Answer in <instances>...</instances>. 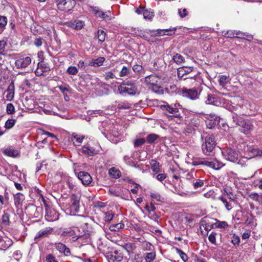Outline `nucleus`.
I'll list each match as a JSON object with an SVG mask.
<instances>
[{
    "instance_id": "1",
    "label": "nucleus",
    "mask_w": 262,
    "mask_h": 262,
    "mask_svg": "<svg viewBox=\"0 0 262 262\" xmlns=\"http://www.w3.org/2000/svg\"><path fill=\"white\" fill-rule=\"evenodd\" d=\"M234 108L231 111L233 113L232 122L233 124H231L232 127H234V124L239 126V130L245 134H249L253 129V125L251 120L244 119L241 117L236 113L234 112Z\"/></svg>"
},
{
    "instance_id": "2",
    "label": "nucleus",
    "mask_w": 262,
    "mask_h": 262,
    "mask_svg": "<svg viewBox=\"0 0 262 262\" xmlns=\"http://www.w3.org/2000/svg\"><path fill=\"white\" fill-rule=\"evenodd\" d=\"M118 90L120 94L125 93L130 96L139 95L140 93L138 83L132 80L123 82L118 86Z\"/></svg>"
},
{
    "instance_id": "3",
    "label": "nucleus",
    "mask_w": 262,
    "mask_h": 262,
    "mask_svg": "<svg viewBox=\"0 0 262 262\" xmlns=\"http://www.w3.org/2000/svg\"><path fill=\"white\" fill-rule=\"evenodd\" d=\"M202 139L204 140V142L202 145V151L204 154L209 155L213 151L215 146L214 136L204 133L202 135Z\"/></svg>"
},
{
    "instance_id": "4",
    "label": "nucleus",
    "mask_w": 262,
    "mask_h": 262,
    "mask_svg": "<svg viewBox=\"0 0 262 262\" xmlns=\"http://www.w3.org/2000/svg\"><path fill=\"white\" fill-rule=\"evenodd\" d=\"M192 164L193 166H207L215 170L220 169L223 166V164L216 160L208 161L203 159H196L194 160Z\"/></svg>"
},
{
    "instance_id": "5",
    "label": "nucleus",
    "mask_w": 262,
    "mask_h": 262,
    "mask_svg": "<svg viewBox=\"0 0 262 262\" xmlns=\"http://www.w3.org/2000/svg\"><path fill=\"white\" fill-rule=\"evenodd\" d=\"M57 8L61 11L66 12L72 10L75 6V0H55Z\"/></svg>"
},
{
    "instance_id": "6",
    "label": "nucleus",
    "mask_w": 262,
    "mask_h": 262,
    "mask_svg": "<svg viewBox=\"0 0 262 262\" xmlns=\"http://www.w3.org/2000/svg\"><path fill=\"white\" fill-rule=\"evenodd\" d=\"M222 154L226 159L232 162H235L238 159L237 152L231 148L224 149Z\"/></svg>"
},
{
    "instance_id": "7",
    "label": "nucleus",
    "mask_w": 262,
    "mask_h": 262,
    "mask_svg": "<svg viewBox=\"0 0 262 262\" xmlns=\"http://www.w3.org/2000/svg\"><path fill=\"white\" fill-rule=\"evenodd\" d=\"M182 95L183 97L194 100L199 98V93L195 89H188L184 88L182 90Z\"/></svg>"
},
{
    "instance_id": "8",
    "label": "nucleus",
    "mask_w": 262,
    "mask_h": 262,
    "mask_svg": "<svg viewBox=\"0 0 262 262\" xmlns=\"http://www.w3.org/2000/svg\"><path fill=\"white\" fill-rule=\"evenodd\" d=\"M31 63L30 57H20L15 60V65L17 69H24L27 67Z\"/></svg>"
},
{
    "instance_id": "9",
    "label": "nucleus",
    "mask_w": 262,
    "mask_h": 262,
    "mask_svg": "<svg viewBox=\"0 0 262 262\" xmlns=\"http://www.w3.org/2000/svg\"><path fill=\"white\" fill-rule=\"evenodd\" d=\"M78 178L85 186L89 185L92 182V178L91 175L85 171H80L78 173Z\"/></svg>"
},
{
    "instance_id": "10",
    "label": "nucleus",
    "mask_w": 262,
    "mask_h": 262,
    "mask_svg": "<svg viewBox=\"0 0 262 262\" xmlns=\"http://www.w3.org/2000/svg\"><path fill=\"white\" fill-rule=\"evenodd\" d=\"M193 71L192 67H182L178 69L177 75L180 80H183L186 75Z\"/></svg>"
},
{
    "instance_id": "11",
    "label": "nucleus",
    "mask_w": 262,
    "mask_h": 262,
    "mask_svg": "<svg viewBox=\"0 0 262 262\" xmlns=\"http://www.w3.org/2000/svg\"><path fill=\"white\" fill-rule=\"evenodd\" d=\"M79 200L80 196L76 194H72L71 198V210L75 212H78L79 210Z\"/></svg>"
},
{
    "instance_id": "12",
    "label": "nucleus",
    "mask_w": 262,
    "mask_h": 262,
    "mask_svg": "<svg viewBox=\"0 0 262 262\" xmlns=\"http://www.w3.org/2000/svg\"><path fill=\"white\" fill-rule=\"evenodd\" d=\"M107 258L110 262H119L122 260L123 255L117 250H115L107 253Z\"/></svg>"
},
{
    "instance_id": "13",
    "label": "nucleus",
    "mask_w": 262,
    "mask_h": 262,
    "mask_svg": "<svg viewBox=\"0 0 262 262\" xmlns=\"http://www.w3.org/2000/svg\"><path fill=\"white\" fill-rule=\"evenodd\" d=\"M156 79L157 77L155 75H149L148 76H146L145 77V81L147 83H150L151 85V90L157 93V94H161L162 93V88L160 86H158L157 84L154 83V82H152L150 79Z\"/></svg>"
},
{
    "instance_id": "14",
    "label": "nucleus",
    "mask_w": 262,
    "mask_h": 262,
    "mask_svg": "<svg viewBox=\"0 0 262 262\" xmlns=\"http://www.w3.org/2000/svg\"><path fill=\"white\" fill-rule=\"evenodd\" d=\"M183 80L186 81L187 83L190 84L191 86L199 85L202 81V79L199 74H195L192 77H186Z\"/></svg>"
},
{
    "instance_id": "15",
    "label": "nucleus",
    "mask_w": 262,
    "mask_h": 262,
    "mask_svg": "<svg viewBox=\"0 0 262 262\" xmlns=\"http://www.w3.org/2000/svg\"><path fill=\"white\" fill-rule=\"evenodd\" d=\"M43 202L46 207V217L48 221H54L57 219V214L55 211L52 209L47 205L45 200Z\"/></svg>"
},
{
    "instance_id": "16",
    "label": "nucleus",
    "mask_w": 262,
    "mask_h": 262,
    "mask_svg": "<svg viewBox=\"0 0 262 262\" xmlns=\"http://www.w3.org/2000/svg\"><path fill=\"white\" fill-rule=\"evenodd\" d=\"M53 231V229L51 227H47L39 231L35 236V240L47 237L48 235L51 234Z\"/></svg>"
},
{
    "instance_id": "17",
    "label": "nucleus",
    "mask_w": 262,
    "mask_h": 262,
    "mask_svg": "<svg viewBox=\"0 0 262 262\" xmlns=\"http://www.w3.org/2000/svg\"><path fill=\"white\" fill-rule=\"evenodd\" d=\"M78 241L81 245H85L91 242L90 234L89 233H85L83 235H77L76 239H74V242Z\"/></svg>"
},
{
    "instance_id": "18",
    "label": "nucleus",
    "mask_w": 262,
    "mask_h": 262,
    "mask_svg": "<svg viewBox=\"0 0 262 262\" xmlns=\"http://www.w3.org/2000/svg\"><path fill=\"white\" fill-rule=\"evenodd\" d=\"M176 30V28H174L173 29H158L156 30V33L155 35H152V36H162L165 35H167L169 36H171L174 33V31Z\"/></svg>"
},
{
    "instance_id": "19",
    "label": "nucleus",
    "mask_w": 262,
    "mask_h": 262,
    "mask_svg": "<svg viewBox=\"0 0 262 262\" xmlns=\"http://www.w3.org/2000/svg\"><path fill=\"white\" fill-rule=\"evenodd\" d=\"M55 248L59 252L63 253L65 256H68L71 255L70 249L62 243H56Z\"/></svg>"
},
{
    "instance_id": "20",
    "label": "nucleus",
    "mask_w": 262,
    "mask_h": 262,
    "mask_svg": "<svg viewBox=\"0 0 262 262\" xmlns=\"http://www.w3.org/2000/svg\"><path fill=\"white\" fill-rule=\"evenodd\" d=\"M163 110H166L168 113L172 114H176L173 116H168V118H172V117H176V118H180V114H176L178 112L179 110L177 108H174L171 107L170 105H163L161 106Z\"/></svg>"
},
{
    "instance_id": "21",
    "label": "nucleus",
    "mask_w": 262,
    "mask_h": 262,
    "mask_svg": "<svg viewBox=\"0 0 262 262\" xmlns=\"http://www.w3.org/2000/svg\"><path fill=\"white\" fill-rule=\"evenodd\" d=\"M15 92L14 82L12 81L9 85L6 92L7 93L6 98L9 100H11L13 99Z\"/></svg>"
},
{
    "instance_id": "22",
    "label": "nucleus",
    "mask_w": 262,
    "mask_h": 262,
    "mask_svg": "<svg viewBox=\"0 0 262 262\" xmlns=\"http://www.w3.org/2000/svg\"><path fill=\"white\" fill-rule=\"evenodd\" d=\"M82 154L89 156H93L96 154V152L94 148L87 145H84L81 148Z\"/></svg>"
},
{
    "instance_id": "23",
    "label": "nucleus",
    "mask_w": 262,
    "mask_h": 262,
    "mask_svg": "<svg viewBox=\"0 0 262 262\" xmlns=\"http://www.w3.org/2000/svg\"><path fill=\"white\" fill-rule=\"evenodd\" d=\"M68 24L70 27L77 30L82 29L84 25L83 21L79 20L70 21L68 23Z\"/></svg>"
},
{
    "instance_id": "24",
    "label": "nucleus",
    "mask_w": 262,
    "mask_h": 262,
    "mask_svg": "<svg viewBox=\"0 0 262 262\" xmlns=\"http://www.w3.org/2000/svg\"><path fill=\"white\" fill-rule=\"evenodd\" d=\"M129 254H133L136 247L134 243H127L122 246Z\"/></svg>"
},
{
    "instance_id": "25",
    "label": "nucleus",
    "mask_w": 262,
    "mask_h": 262,
    "mask_svg": "<svg viewBox=\"0 0 262 262\" xmlns=\"http://www.w3.org/2000/svg\"><path fill=\"white\" fill-rule=\"evenodd\" d=\"M43 60L44 59L43 58L42 60L39 62L37 65L38 69L41 70L42 73L47 72L50 70L48 64L44 62Z\"/></svg>"
},
{
    "instance_id": "26",
    "label": "nucleus",
    "mask_w": 262,
    "mask_h": 262,
    "mask_svg": "<svg viewBox=\"0 0 262 262\" xmlns=\"http://www.w3.org/2000/svg\"><path fill=\"white\" fill-rule=\"evenodd\" d=\"M10 210L7 209L4 211V214L2 215V223L6 226H8L10 225Z\"/></svg>"
},
{
    "instance_id": "27",
    "label": "nucleus",
    "mask_w": 262,
    "mask_h": 262,
    "mask_svg": "<svg viewBox=\"0 0 262 262\" xmlns=\"http://www.w3.org/2000/svg\"><path fill=\"white\" fill-rule=\"evenodd\" d=\"M218 102L217 98L213 94H208L206 101V104L216 105Z\"/></svg>"
},
{
    "instance_id": "28",
    "label": "nucleus",
    "mask_w": 262,
    "mask_h": 262,
    "mask_svg": "<svg viewBox=\"0 0 262 262\" xmlns=\"http://www.w3.org/2000/svg\"><path fill=\"white\" fill-rule=\"evenodd\" d=\"M150 165L154 172L158 173L160 171L159 166V163L157 160L154 159L151 160L150 161Z\"/></svg>"
},
{
    "instance_id": "29",
    "label": "nucleus",
    "mask_w": 262,
    "mask_h": 262,
    "mask_svg": "<svg viewBox=\"0 0 262 262\" xmlns=\"http://www.w3.org/2000/svg\"><path fill=\"white\" fill-rule=\"evenodd\" d=\"M110 176L114 179H117L120 177V171L115 167H112L108 171Z\"/></svg>"
},
{
    "instance_id": "30",
    "label": "nucleus",
    "mask_w": 262,
    "mask_h": 262,
    "mask_svg": "<svg viewBox=\"0 0 262 262\" xmlns=\"http://www.w3.org/2000/svg\"><path fill=\"white\" fill-rule=\"evenodd\" d=\"M12 244V241L10 238L5 237L3 242H0L1 249H6L9 248Z\"/></svg>"
},
{
    "instance_id": "31",
    "label": "nucleus",
    "mask_w": 262,
    "mask_h": 262,
    "mask_svg": "<svg viewBox=\"0 0 262 262\" xmlns=\"http://www.w3.org/2000/svg\"><path fill=\"white\" fill-rule=\"evenodd\" d=\"M192 183L193 188L195 189L202 187L204 185V181L200 179H194V180L192 181Z\"/></svg>"
},
{
    "instance_id": "32",
    "label": "nucleus",
    "mask_w": 262,
    "mask_h": 262,
    "mask_svg": "<svg viewBox=\"0 0 262 262\" xmlns=\"http://www.w3.org/2000/svg\"><path fill=\"white\" fill-rule=\"evenodd\" d=\"M24 200V196L20 193H17L14 195V204L17 206L21 203Z\"/></svg>"
},
{
    "instance_id": "33",
    "label": "nucleus",
    "mask_w": 262,
    "mask_h": 262,
    "mask_svg": "<svg viewBox=\"0 0 262 262\" xmlns=\"http://www.w3.org/2000/svg\"><path fill=\"white\" fill-rule=\"evenodd\" d=\"M144 18L151 20L154 16V12L150 10L145 9L143 11Z\"/></svg>"
},
{
    "instance_id": "34",
    "label": "nucleus",
    "mask_w": 262,
    "mask_h": 262,
    "mask_svg": "<svg viewBox=\"0 0 262 262\" xmlns=\"http://www.w3.org/2000/svg\"><path fill=\"white\" fill-rule=\"evenodd\" d=\"M4 154L9 156L15 157L18 155L17 150L11 148H7L4 152Z\"/></svg>"
},
{
    "instance_id": "35",
    "label": "nucleus",
    "mask_w": 262,
    "mask_h": 262,
    "mask_svg": "<svg viewBox=\"0 0 262 262\" xmlns=\"http://www.w3.org/2000/svg\"><path fill=\"white\" fill-rule=\"evenodd\" d=\"M219 199L223 203L227 210L229 211L232 208L230 201H227V199L222 196H220Z\"/></svg>"
},
{
    "instance_id": "36",
    "label": "nucleus",
    "mask_w": 262,
    "mask_h": 262,
    "mask_svg": "<svg viewBox=\"0 0 262 262\" xmlns=\"http://www.w3.org/2000/svg\"><path fill=\"white\" fill-rule=\"evenodd\" d=\"M124 227V224L122 223L115 224L112 225L110 226V230L111 231H119L120 229L123 228Z\"/></svg>"
},
{
    "instance_id": "37",
    "label": "nucleus",
    "mask_w": 262,
    "mask_h": 262,
    "mask_svg": "<svg viewBox=\"0 0 262 262\" xmlns=\"http://www.w3.org/2000/svg\"><path fill=\"white\" fill-rule=\"evenodd\" d=\"M16 122V120L14 119H10L6 121L5 124V128L7 129L12 128Z\"/></svg>"
},
{
    "instance_id": "38",
    "label": "nucleus",
    "mask_w": 262,
    "mask_h": 262,
    "mask_svg": "<svg viewBox=\"0 0 262 262\" xmlns=\"http://www.w3.org/2000/svg\"><path fill=\"white\" fill-rule=\"evenodd\" d=\"M159 138V136L155 134H151L148 135L146 137V141L149 144L153 143L158 138Z\"/></svg>"
},
{
    "instance_id": "39",
    "label": "nucleus",
    "mask_w": 262,
    "mask_h": 262,
    "mask_svg": "<svg viewBox=\"0 0 262 262\" xmlns=\"http://www.w3.org/2000/svg\"><path fill=\"white\" fill-rule=\"evenodd\" d=\"M104 215V221L106 222H110L113 219L114 213L110 211L105 212Z\"/></svg>"
},
{
    "instance_id": "40",
    "label": "nucleus",
    "mask_w": 262,
    "mask_h": 262,
    "mask_svg": "<svg viewBox=\"0 0 262 262\" xmlns=\"http://www.w3.org/2000/svg\"><path fill=\"white\" fill-rule=\"evenodd\" d=\"M249 152L250 153V156L251 157H255L262 155V151L259 150L258 148H252L249 150Z\"/></svg>"
},
{
    "instance_id": "41",
    "label": "nucleus",
    "mask_w": 262,
    "mask_h": 262,
    "mask_svg": "<svg viewBox=\"0 0 262 262\" xmlns=\"http://www.w3.org/2000/svg\"><path fill=\"white\" fill-rule=\"evenodd\" d=\"M172 59L177 64H181L184 61V58L178 53L173 56Z\"/></svg>"
},
{
    "instance_id": "42",
    "label": "nucleus",
    "mask_w": 262,
    "mask_h": 262,
    "mask_svg": "<svg viewBox=\"0 0 262 262\" xmlns=\"http://www.w3.org/2000/svg\"><path fill=\"white\" fill-rule=\"evenodd\" d=\"M156 258V252H151L150 253H147L146 254V256L145 257V259L146 262H151L154 259Z\"/></svg>"
},
{
    "instance_id": "43",
    "label": "nucleus",
    "mask_w": 262,
    "mask_h": 262,
    "mask_svg": "<svg viewBox=\"0 0 262 262\" xmlns=\"http://www.w3.org/2000/svg\"><path fill=\"white\" fill-rule=\"evenodd\" d=\"M97 37L99 41L101 42H103L105 39V32L102 30H99L97 32Z\"/></svg>"
},
{
    "instance_id": "44",
    "label": "nucleus",
    "mask_w": 262,
    "mask_h": 262,
    "mask_svg": "<svg viewBox=\"0 0 262 262\" xmlns=\"http://www.w3.org/2000/svg\"><path fill=\"white\" fill-rule=\"evenodd\" d=\"M130 69L125 66H123L119 73L120 77H125L127 76L129 73Z\"/></svg>"
},
{
    "instance_id": "45",
    "label": "nucleus",
    "mask_w": 262,
    "mask_h": 262,
    "mask_svg": "<svg viewBox=\"0 0 262 262\" xmlns=\"http://www.w3.org/2000/svg\"><path fill=\"white\" fill-rule=\"evenodd\" d=\"M176 250L177 253H178L179 254L181 259L184 261H186L187 260V259H188L187 255L182 250H181L178 248H176Z\"/></svg>"
},
{
    "instance_id": "46",
    "label": "nucleus",
    "mask_w": 262,
    "mask_h": 262,
    "mask_svg": "<svg viewBox=\"0 0 262 262\" xmlns=\"http://www.w3.org/2000/svg\"><path fill=\"white\" fill-rule=\"evenodd\" d=\"M84 138L85 137L84 136H81L80 137L75 134H73L72 136V140H73V139H75L78 143V145H80V144L82 142V141Z\"/></svg>"
},
{
    "instance_id": "47",
    "label": "nucleus",
    "mask_w": 262,
    "mask_h": 262,
    "mask_svg": "<svg viewBox=\"0 0 262 262\" xmlns=\"http://www.w3.org/2000/svg\"><path fill=\"white\" fill-rule=\"evenodd\" d=\"M145 139L143 138L137 139L134 142V145L135 147H139L143 145L145 143Z\"/></svg>"
},
{
    "instance_id": "48",
    "label": "nucleus",
    "mask_w": 262,
    "mask_h": 262,
    "mask_svg": "<svg viewBox=\"0 0 262 262\" xmlns=\"http://www.w3.org/2000/svg\"><path fill=\"white\" fill-rule=\"evenodd\" d=\"M223 35L228 38L235 37V31L233 30H228L227 31L222 32Z\"/></svg>"
},
{
    "instance_id": "49",
    "label": "nucleus",
    "mask_w": 262,
    "mask_h": 262,
    "mask_svg": "<svg viewBox=\"0 0 262 262\" xmlns=\"http://www.w3.org/2000/svg\"><path fill=\"white\" fill-rule=\"evenodd\" d=\"M67 72L70 75H75L78 73V70L75 67L70 66L68 68Z\"/></svg>"
},
{
    "instance_id": "50",
    "label": "nucleus",
    "mask_w": 262,
    "mask_h": 262,
    "mask_svg": "<svg viewBox=\"0 0 262 262\" xmlns=\"http://www.w3.org/2000/svg\"><path fill=\"white\" fill-rule=\"evenodd\" d=\"M213 225L214 226H215V227L221 228H225V227L228 226L227 223L225 221H217V222H216L215 224H213Z\"/></svg>"
},
{
    "instance_id": "51",
    "label": "nucleus",
    "mask_w": 262,
    "mask_h": 262,
    "mask_svg": "<svg viewBox=\"0 0 262 262\" xmlns=\"http://www.w3.org/2000/svg\"><path fill=\"white\" fill-rule=\"evenodd\" d=\"M6 111L8 114H12L15 112V108L12 103H8L7 105Z\"/></svg>"
},
{
    "instance_id": "52",
    "label": "nucleus",
    "mask_w": 262,
    "mask_h": 262,
    "mask_svg": "<svg viewBox=\"0 0 262 262\" xmlns=\"http://www.w3.org/2000/svg\"><path fill=\"white\" fill-rule=\"evenodd\" d=\"M7 24V18L6 16L0 15V28H5Z\"/></svg>"
},
{
    "instance_id": "53",
    "label": "nucleus",
    "mask_w": 262,
    "mask_h": 262,
    "mask_svg": "<svg viewBox=\"0 0 262 262\" xmlns=\"http://www.w3.org/2000/svg\"><path fill=\"white\" fill-rule=\"evenodd\" d=\"M178 14L180 17L184 18L188 15V12L185 8H184L182 10L181 9H179L178 10Z\"/></svg>"
},
{
    "instance_id": "54",
    "label": "nucleus",
    "mask_w": 262,
    "mask_h": 262,
    "mask_svg": "<svg viewBox=\"0 0 262 262\" xmlns=\"http://www.w3.org/2000/svg\"><path fill=\"white\" fill-rule=\"evenodd\" d=\"M105 60V58L102 57H100L97 58L96 59H94V62H95V64L96 67H99L102 65L103 63Z\"/></svg>"
},
{
    "instance_id": "55",
    "label": "nucleus",
    "mask_w": 262,
    "mask_h": 262,
    "mask_svg": "<svg viewBox=\"0 0 262 262\" xmlns=\"http://www.w3.org/2000/svg\"><path fill=\"white\" fill-rule=\"evenodd\" d=\"M216 233L215 232H212L209 235L208 237L209 241L213 244L216 245V237L215 236Z\"/></svg>"
},
{
    "instance_id": "56",
    "label": "nucleus",
    "mask_w": 262,
    "mask_h": 262,
    "mask_svg": "<svg viewBox=\"0 0 262 262\" xmlns=\"http://www.w3.org/2000/svg\"><path fill=\"white\" fill-rule=\"evenodd\" d=\"M132 69L135 73H141L143 70V67L140 64L134 65Z\"/></svg>"
},
{
    "instance_id": "57",
    "label": "nucleus",
    "mask_w": 262,
    "mask_h": 262,
    "mask_svg": "<svg viewBox=\"0 0 262 262\" xmlns=\"http://www.w3.org/2000/svg\"><path fill=\"white\" fill-rule=\"evenodd\" d=\"M154 246L152 244L148 242H145L144 243V250L146 251H152Z\"/></svg>"
},
{
    "instance_id": "58",
    "label": "nucleus",
    "mask_w": 262,
    "mask_h": 262,
    "mask_svg": "<svg viewBox=\"0 0 262 262\" xmlns=\"http://www.w3.org/2000/svg\"><path fill=\"white\" fill-rule=\"evenodd\" d=\"M7 42L4 40H0V54H3L5 50Z\"/></svg>"
},
{
    "instance_id": "59",
    "label": "nucleus",
    "mask_w": 262,
    "mask_h": 262,
    "mask_svg": "<svg viewBox=\"0 0 262 262\" xmlns=\"http://www.w3.org/2000/svg\"><path fill=\"white\" fill-rule=\"evenodd\" d=\"M231 242L234 245H238L240 242L239 237L235 234H234L232 236Z\"/></svg>"
},
{
    "instance_id": "60",
    "label": "nucleus",
    "mask_w": 262,
    "mask_h": 262,
    "mask_svg": "<svg viewBox=\"0 0 262 262\" xmlns=\"http://www.w3.org/2000/svg\"><path fill=\"white\" fill-rule=\"evenodd\" d=\"M104 76H105V79L106 80H108L110 79H114L115 78V74L111 71L106 72L105 73Z\"/></svg>"
},
{
    "instance_id": "61",
    "label": "nucleus",
    "mask_w": 262,
    "mask_h": 262,
    "mask_svg": "<svg viewBox=\"0 0 262 262\" xmlns=\"http://www.w3.org/2000/svg\"><path fill=\"white\" fill-rule=\"evenodd\" d=\"M74 234H75L74 231L71 229L64 231L61 233V235L62 236H71L74 235Z\"/></svg>"
},
{
    "instance_id": "62",
    "label": "nucleus",
    "mask_w": 262,
    "mask_h": 262,
    "mask_svg": "<svg viewBox=\"0 0 262 262\" xmlns=\"http://www.w3.org/2000/svg\"><path fill=\"white\" fill-rule=\"evenodd\" d=\"M130 107V105L129 103H120L118 105L119 109H129Z\"/></svg>"
},
{
    "instance_id": "63",
    "label": "nucleus",
    "mask_w": 262,
    "mask_h": 262,
    "mask_svg": "<svg viewBox=\"0 0 262 262\" xmlns=\"http://www.w3.org/2000/svg\"><path fill=\"white\" fill-rule=\"evenodd\" d=\"M227 77L225 76H221L219 80V83L222 86H224L227 83Z\"/></svg>"
},
{
    "instance_id": "64",
    "label": "nucleus",
    "mask_w": 262,
    "mask_h": 262,
    "mask_svg": "<svg viewBox=\"0 0 262 262\" xmlns=\"http://www.w3.org/2000/svg\"><path fill=\"white\" fill-rule=\"evenodd\" d=\"M47 262H57L55 257L52 254H49L46 257Z\"/></svg>"
}]
</instances>
